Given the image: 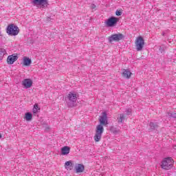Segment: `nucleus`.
<instances>
[{"label": "nucleus", "mask_w": 176, "mask_h": 176, "mask_svg": "<svg viewBox=\"0 0 176 176\" xmlns=\"http://www.w3.org/2000/svg\"><path fill=\"white\" fill-rule=\"evenodd\" d=\"M67 104L69 107H75V102H76V100H78V97H76V94L70 92L67 95Z\"/></svg>", "instance_id": "423d86ee"}, {"label": "nucleus", "mask_w": 176, "mask_h": 176, "mask_svg": "<svg viewBox=\"0 0 176 176\" xmlns=\"http://www.w3.org/2000/svg\"><path fill=\"white\" fill-rule=\"evenodd\" d=\"M24 119H25L27 120V122H30V121L32 120V114L30 112L26 113L25 114Z\"/></svg>", "instance_id": "6ab92c4d"}, {"label": "nucleus", "mask_w": 176, "mask_h": 176, "mask_svg": "<svg viewBox=\"0 0 176 176\" xmlns=\"http://www.w3.org/2000/svg\"><path fill=\"white\" fill-rule=\"evenodd\" d=\"M173 149H175L176 151V145L173 146Z\"/></svg>", "instance_id": "a878e982"}, {"label": "nucleus", "mask_w": 176, "mask_h": 176, "mask_svg": "<svg viewBox=\"0 0 176 176\" xmlns=\"http://www.w3.org/2000/svg\"><path fill=\"white\" fill-rule=\"evenodd\" d=\"M6 32L10 36H16V35H19L20 29H19L17 25H15L14 24H10L7 27Z\"/></svg>", "instance_id": "f257e3e1"}, {"label": "nucleus", "mask_w": 176, "mask_h": 176, "mask_svg": "<svg viewBox=\"0 0 176 176\" xmlns=\"http://www.w3.org/2000/svg\"><path fill=\"white\" fill-rule=\"evenodd\" d=\"M39 106L38 104H35L33 107V113H38V111H39Z\"/></svg>", "instance_id": "412c9836"}, {"label": "nucleus", "mask_w": 176, "mask_h": 176, "mask_svg": "<svg viewBox=\"0 0 176 176\" xmlns=\"http://www.w3.org/2000/svg\"><path fill=\"white\" fill-rule=\"evenodd\" d=\"M168 116H170V118H176V113H168Z\"/></svg>", "instance_id": "4be33fe9"}, {"label": "nucleus", "mask_w": 176, "mask_h": 176, "mask_svg": "<svg viewBox=\"0 0 176 176\" xmlns=\"http://www.w3.org/2000/svg\"><path fill=\"white\" fill-rule=\"evenodd\" d=\"M135 45L137 52H141V50L144 49V46L145 45L144 38L141 36H138L135 41Z\"/></svg>", "instance_id": "20e7f679"}, {"label": "nucleus", "mask_w": 176, "mask_h": 176, "mask_svg": "<svg viewBox=\"0 0 176 176\" xmlns=\"http://www.w3.org/2000/svg\"><path fill=\"white\" fill-rule=\"evenodd\" d=\"M132 110L131 109H128L126 110V115H131Z\"/></svg>", "instance_id": "b1692460"}, {"label": "nucleus", "mask_w": 176, "mask_h": 176, "mask_svg": "<svg viewBox=\"0 0 176 176\" xmlns=\"http://www.w3.org/2000/svg\"><path fill=\"white\" fill-rule=\"evenodd\" d=\"M159 52H160V53H164V48L160 47L159 48Z\"/></svg>", "instance_id": "393cba45"}, {"label": "nucleus", "mask_w": 176, "mask_h": 176, "mask_svg": "<svg viewBox=\"0 0 176 176\" xmlns=\"http://www.w3.org/2000/svg\"><path fill=\"white\" fill-rule=\"evenodd\" d=\"M124 119H126V116H124V114H120L119 116L117 118L118 123H123Z\"/></svg>", "instance_id": "dca6fc26"}, {"label": "nucleus", "mask_w": 176, "mask_h": 176, "mask_svg": "<svg viewBox=\"0 0 176 176\" xmlns=\"http://www.w3.org/2000/svg\"><path fill=\"white\" fill-rule=\"evenodd\" d=\"M99 122L101 126H107V124H108V116L107 112L102 113V116H100L99 118Z\"/></svg>", "instance_id": "6e6552de"}, {"label": "nucleus", "mask_w": 176, "mask_h": 176, "mask_svg": "<svg viewBox=\"0 0 176 176\" xmlns=\"http://www.w3.org/2000/svg\"><path fill=\"white\" fill-rule=\"evenodd\" d=\"M0 138H2V135H1V133H0Z\"/></svg>", "instance_id": "bb28decb"}, {"label": "nucleus", "mask_w": 176, "mask_h": 176, "mask_svg": "<svg viewBox=\"0 0 176 176\" xmlns=\"http://www.w3.org/2000/svg\"><path fill=\"white\" fill-rule=\"evenodd\" d=\"M66 170H72V161H67L65 163Z\"/></svg>", "instance_id": "a211bd4d"}, {"label": "nucleus", "mask_w": 176, "mask_h": 176, "mask_svg": "<svg viewBox=\"0 0 176 176\" xmlns=\"http://www.w3.org/2000/svg\"><path fill=\"white\" fill-rule=\"evenodd\" d=\"M31 59L27 57H23V65H25L26 67H28L29 65H31Z\"/></svg>", "instance_id": "f3484780"}, {"label": "nucleus", "mask_w": 176, "mask_h": 176, "mask_svg": "<svg viewBox=\"0 0 176 176\" xmlns=\"http://www.w3.org/2000/svg\"><path fill=\"white\" fill-rule=\"evenodd\" d=\"M6 54V50L3 48H0V60H2L3 58V56Z\"/></svg>", "instance_id": "aec40b11"}, {"label": "nucleus", "mask_w": 176, "mask_h": 176, "mask_svg": "<svg viewBox=\"0 0 176 176\" xmlns=\"http://www.w3.org/2000/svg\"><path fill=\"white\" fill-rule=\"evenodd\" d=\"M32 3L34 6H39L42 9H46L49 6V1L47 0H32Z\"/></svg>", "instance_id": "39448f33"}, {"label": "nucleus", "mask_w": 176, "mask_h": 176, "mask_svg": "<svg viewBox=\"0 0 176 176\" xmlns=\"http://www.w3.org/2000/svg\"><path fill=\"white\" fill-rule=\"evenodd\" d=\"M123 38H124V36H123L122 34H115L109 37V42H110V43L113 41L119 42V41H122Z\"/></svg>", "instance_id": "0eeeda50"}, {"label": "nucleus", "mask_w": 176, "mask_h": 176, "mask_svg": "<svg viewBox=\"0 0 176 176\" xmlns=\"http://www.w3.org/2000/svg\"><path fill=\"white\" fill-rule=\"evenodd\" d=\"M17 58H19V57L14 54L10 55L7 58V63L10 65H12V64H14L15 61H17Z\"/></svg>", "instance_id": "9b49d317"}, {"label": "nucleus", "mask_w": 176, "mask_h": 176, "mask_svg": "<svg viewBox=\"0 0 176 176\" xmlns=\"http://www.w3.org/2000/svg\"><path fill=\"white\" fill-rule=\"evenodd\" d=\"M149 131H153V130H156V129H157L158 126H157V123H155L153 122H151L149 124Z\"/></svg>", "instance_id": "2eb2a0df"}, {"label": "nucleus", "mask_w": 176, "mask_h": 176, "mask_svg": "<svg viewBox=\"0 0 176 176\" xmlns=\"http://www.w3.org/2000/svg\"><path fill=\"white\" fill-rule=\"evenodd\" d=\"M118 21H119V19L112 16L105 22V24L107 27H113V25H115Z\"/></svg>", "instance_id": "1a4fd4ad"}, {"label": "nucleus", "mask_w": 176, "mask_h": 176, "mask_svg": "<svg viewBox=\"0 0 176 176\" xmlns=\"http://www.w3.org/2000/svg\"><path fill=\"white\" fill-rule=\"evenodd\" d=\"M76 173H83L85 171V166L81 164H78L75 166Z\"/></svg>", "instance_id": "ddd939ff"}, {"label": "nucleus", "mask_w": 176, "mask_h": 176, "mask_svg": "<svg viewBox=\"0 0 176 176\" xmlns=\"http://www.w3.org/2000/svg\"><path fill=\"white\" fill-rule=\"evenodd\" d=\"M122 76L129 79V78L131 76V72H130L129 69H124L122 72Z\"/></svg>", "instance_id": "4468645a"}, {"label": "nucleus", "mask_w": 176, "mask_h": 176, "mask_svg": "<svg viewBox=\"0 0 176 176\" xmlns=\"http://www.w3.org/2000/svg\"><path fill=\"white\" fill-rule=\"evenodd\" d=\"M122 13H123V12H122V11H120V10H117L116 11V16H122Z\"/></svg>", "instance_id": "5701e85b"}, {"label": "nucleus", "mask_w": 176, "mask_h": 176, "mask_svg": "<svg viewBox=\"0 0 176 176\" xmlns=\"http://www.w3.org/2000/svg\"><path fill=\"white\" fill-rule=\"evenodd\" d=\"M102 133H104V126L101 124L97 125L96 129V133L94 137V141L96 142H100L102 137Z\"/></svg>", "instance_id": "7ed1b4c3"}, {"label": "nucleus", "mask_w": 176, "mask_h": 176, "mask_svg": "<svg viewBox=\"0 0 176 176\" xmlns=\"http://www.w3.org/2000/svg\"><path fill=\"white\" fill-rule=\"evenodd\" d=\"M22 85L25 89H30L32 86V80L30 78H25L22 81Z\"/></svg>", "instance_id": "9d476101"}, {"label": "nucleus", "mask_w": 176, "mask_h": 176, "mask_svg": "<svg viewBox=\"0 0 176 176\" xmlns=\"http://www.w3.org/2000/svg\"><path fill=\"white\" fill-rule=\"evenodd\" d=\"M174 164V160L173 158L168 157L166 158H164L161 164L162 168L164 170H170V168H173V165Z\"/></svg>", "instance_id": "f03ea898"}, {"label": "nucleus", "mask_w": 176, "mask_h": 176, "mask_svg": "<svg viewBox=\"0 0 176 176\" xmlns=\"http://www.w3.org/2000/svg\"><path fill=\"white\" fill-rule=\"evenodd\" d=\"M69 151H71V148L68 146H65L60 149L61 155L65 156L69 153Z\"/></svg>", "instance_id": "f8f14e48"}]
</instances>
